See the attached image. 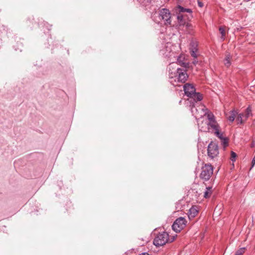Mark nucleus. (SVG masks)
Returning a JSON list of instances; mask_svg holds the SVG:
<instances>
[{"mask_svg":"<svg viewBox=\"0 0 255 255\" xmlns=\"http://www.w3.org/2000/svg\"><path fill=\"white\" fill-rule=\"evenodd\" d=\"M169 82L174 86L179 85L178 83H184L188 78L186 70L178 67V63L172 62L170 63L168 67Z\"/></svg>","mask_w":255,"mask_h":255,"instance_id":"1","label":"nucleus"},{"mask_svg":"<svg viewBox=\"0 0 255 255\" xmlns=\"http://www.w3.org/2000/svg\"><path fill=\"white\" fill-rule=\"evenodd\" d=\"M175 10L178 13L177 18L179 28L187 31L192 29V26L188 22V20L192 17V10L178 5L176 7Z\"/></svg>","mask_w":255,"mask_h":255,"instance_id":"2","label":"nucleus"},{"mask_svg":"<svg viewBox=\"0 0 255 255\" xmlns=\"http://www.w3.org/2000/svg\"><path fill=\"white\" fill-rule=\"evenodd\" d=\"M199 102L196 100L190 103L191 112L196 119H199L207 114V109L204 105L199 104Z\"/></svg>","mask_w":255,"mask_h":255,"instance_id":"3","label":"nucleus"},{"mask_svg":"<svg viewBox=\"0 0 255 255\" xmlns=\"http://www.w3.org/2000/svg\"><path fill=\"white\" fill-rule=\"evenodd\" d=\"M183 88L185 95L190 98L188 99L190 103L196 100L198 101H201L202 100V95L195 92V88L192 84L186 83L184 85Z\"/></svg>","mask_w":255,"mask_h":255,"instance_id":"4","label":"nucleus"},{"mask_svg":"<svg viewBox=\"0 0 255 255\" xmlns=\"http://www.w3.org/2000/svg\"><path fill=\"white\" fill-rule=\"evenodd\" d=\"M168 234L165 232L158 234L153 240V244L155 246H162L165 245L168 241Z\"/></svg>","mask_w":255,"mask_h":255,"instance_id":"5","label":"nucleus"},{"mask_svg":"<svg viewBox=\"0 0 255 255\" xmlns=\"http://www.w3.org/2000/svg\"><path fill=\"white\" fill-rule=\"evenodd\" d=\"M213 169L211 165L205 164L202 167L200 178L205 181L208 180L213 174Z\"/></svg>","mask_w":255,"mask_h":255,"instance_id":"6","label":"nucleus"},{"mask_svg":"<svg viewBox=\"0 0 255 255\" xmlns=\"http://www.w3.org/2000/svg\"><path fill=\"white\" fill-rule=\"evenodd\" d=\"M159 18L162 19L166 25L171 24V13L166 8H162L159 11Z\"/></svg>","mask_w":255,"mask_h":255,"instance_id":"7","label":"nucleus"},{"mask_svg":"<svg viewBox=\"0 0 255 255\" xmlns=\"http://www.w3.org/2000/svg\"><path fill=\"white\" fill-rule=\"evenodd\" d=\"M198 125L199 130L202 131H206L207 130H209L210 129H212L213 130L215 131L216 130H217V129L219 128V126L215 120L205 122V126H207L205 127H201L199 124H198Z\"/></svg>","mask_w":255,"mask_h":255,"instance_id":"8","label":"nucleus"},{"mask_svg":"<svg viewBox=\"0 0 255 255\" xmlns=\"http://www.w3.org/2000/svg\"><path fill=\"white\" fill-rule=\"evenodd\" d=\"M186 224L185 219L183 217H179L173 224L172 229L176 233L179 232L185 227Z\"/></svg>","mask_w":255,"mask_h":255,"instance_id":"9","label":"nucleus"},{"mask_svg":"<svg viewBox=\"0 0 255 255\" xmlns=\"http://www.w3.org/2000/svg\"><path fill=\"white\" fill-rule=\"evenodd\" d=\"M219 153L218 147L217 144L211 142L208 147V154L210 157L213 158Z\"/></svg>","mask_w":255,"mask_h":255,"instance_id":"10","label":"nucleus"},{"mask_svg":"<svg viewBox=\"0 0 255 255\" xmlns=\"http://www.w3.org/2000/svg\"><path fill=\"white\" fill-rule=\"evenodd\" d=\"M198 213V208L196 206L191 207L188 212V216L190 220L193 219Z\"/></svg>","mask_w":255,"mask_h":255,"instance_id":"11","label":"nucleus"},{"mask_svg":"<svg viewBox=\"0 0 255 255\" xmlns=\"http://www.w3.org/2000/svg\"><path fill=\"white\" fill-rule=\"evenodd\" d=\"M237 114L238 113L237 111L235 110L232 111L230 112L228 114L226 115L227 118L230 122H233L234 121Z\"/></svg>","mask_w":255,"mask_h":255,"instance_id":"12","label":"nucleus"},{"mask_svg":"<svg viewBox=\"0 0 255 255\" xmlns=\"http://www.w3.org/2000/svg\"><path fill=\"white\" fill-rule=\"evenodd\" d=\"M231 55L230 54H226L224 62L225 65L227 67H229L231 65Z\"/></svg>","mask_w":255,"mask_h":255,"instance_id":"13","label":"nucleus"},{"mask_svg":"<svg viewBox=\"0 0 255 255\" xmlns=\"http://www.w3.org/2000/svg\"><path fill=\"white\" fill-rule=\"evenodd\" d=\"M246 120L245 119V114L243 113L239 114L237 118V121L240 124H242Z\"/></svg>","mask_w":255,"mask_h":255,"instance_id":"14","label":"nucleus"},{"mask_svg":"<svg viewBox=\"0 0 255 255\" xmlns=\"http://www.w3.org/2000/svg\"><path fill=\"white\" fill-rule=\"evenodd\" d=\"M182 58V56H180L177 59V62L176 63H178V65H180L181 66H183L184 68H186L188 66V63L183 62L181 58Z\"/></svg>","mask_w":255,"mask_h":255,"instance_id":"15","label":"nucleus"},{"mask_svg":"<svg viewBox=\"0 0 255 255\" xmlns=\"http://www.w3.org/2000/svg\"><path fill=\"white\" fill-rule=\"evenodd\" d=\"M211 187H208L206 188V190L205 191L204 194V197L205 198H208L210 195L211 194L212 191H211Z\"/></svg>","mask_w":255,"mask_h":255,"instance_id":"16","label":"nucleus"},{"mask_svg":"<svg viewBox=\"0 0 255 255\" xmlns=\"http://www.w3.org/2000/svg\"><path fill=\"white\" fill-rule=\"evenodd\" d=\"M214 134L216 135V136H217L219 138H220V140L222 139L223 138H225V137H224L223 136V132H220L219 128H218V129H217V130H216L215 131H214Z\"/></svg>","mask_w":255,"mask_h":255,"instance_id":"17","label":"nucleus"},{"mask_svg":"<svg viewBox=\"0 0 255 255\" xmlns=\"http://www.w3.org/2000/svg\"><path fill=\"white\" fill-rule=\"evenodd\" d=\"M197 45H198V44H197V43L196 41H192L190 43V50H198L197 48Z\"/></svg>","mask_w":255,"mask_h":255,"instance_id":"18","label":"nucleus"},{"mask_svg":"<svg viewBox=\"0 0 255 255\" xmlns=\"http://www.w3.org/2000/svg\"><path fill=\"white\" fill-rule=\"evenodd\" d=\"M252 115V110L251 107L249 106L246 109L245 113V119H247L250 116Z\"/></svg>","mask_w":255,"mask_h":255,"instance_id":"19","label":"nucleus"},{"mask_svg":"<svg viewBox=\"0 0 255 255\" xmlns=\"http://www.w3.org/2000/svg\"><path fill=\"white\" fill-rule=\"evenodd\" d=\"M221 142L224 148L226 147L228 145V139L227 137L221 139Z\"/></svg>","mask_w":255,"mask_h":255,"instance_id":"20","label":"nucleus"},{"mask_svg":"<svg viewBox=\"0 0 255 255\" xmlns=\"http://www.w3.org/2000/svg\"><path fill=\"white\" fill-rule=\"evenodd\" d=\"M197 52H198V50H190V53L191 55L195 58H196L198 56V54L197 53Z\"/></svg>","mask_w":255,"mask_h":255,"instance_id":"21","label":"nucleus"},{"mask_svg":"<svg viewBox=\"0 0 255 255\" xmlns=\"http://www.w3.org/2000/svg\"><path fill=\"white\" fill-rule=\"evenodd\" d=\"M246 250L245 248H242L238 250L235 254V255H243Z\"/></svg>","mask_w":255,"mask_h":255,"instance_id":"22","label":"nucleus"},{"mask_svg":"<svg viewBox=\"0 0 255 255\" xmlns=\"http://www.w3.org/2000/svg\"><path fill=\"white\" fill-rule=\"evenodd\" d=\"M206 115L207 116V118L208 119V121H213V120H215V117L212 113H207Z\"/></svg>","mask_w":255,"mask_h":255,"instance_id":"23","label":"nucleus"},{"mask_svg":"<svg viewBox=\"0 0 255 255\" xmlns=\"http://www.w3.org/2000/svg\"><path fill=\"white\" fill-rule=\"evenodd\" d=\"M219 31H220V33L222 35L221 38L223 40H224V37L225 36V31L224 28L223 27H220L219 28Z\"/></svg>","mask_w":255,"mask_h":255,"instance_id":"24","label":"nucleus"},{"mask_svg":"<svg viewBox=\"0 0 255 255\" xmlns=\"http://www.w3.org/2000/svg\"><path fill=\"white\" fill-rule=\"evenodd\" d=\"M236 156H237L236 153L233 151H232L231 157V159L232 161H235Z\"/></svg>","mask_w":255,"mask_h":255,"instance_id":"25","label":"nucleus"},{"mask_svg":"<svg viewBox=\"0 0 255 255\" xmlns=\"http://www.w3.org/2000/svg\"><path fill=\"white\" fill-rule=\"evenodd\" d=\"M198 6L200 7H202L203 6V3L200 1H198Z\"/></svg>","mask_w":255,"mask_h":255,"instance_id":"26","label":"nucleus"},{"mask_svg":"<svg viewBox=\"0 0 255 255\" xmlns=\"http://www.w3.org/2000/svg\"><path fill=\"white\" fill-rule=\"evenodd\" d=\"M139 255H149V254L147 253H143L141 254H139Z\"/></svg>","mask_w":255,"mask_h":255,"instance_id":"27","label":"nucleus"},{"mask_svg":"<svg viewBox=\"0 0 255 255\" xmlns=\"http://www.w3.org/2000/svg\"><path fill=\"white\" fill-rule=\"evenodd\" d=\"M197 61L196 60H194L193 61V63L194 64H196L197 63Z\"/></svg>","mask_w":255,"mask_h":255,"instance_id":"28","label":"nucleus"},{"mask_svg":"<svg viewBox=\"0 0 255 255\" xmlns=\"http://www.w3.org/2000/svg\"><path fill=\"white\" fill-rule=\"evenodd\" d=\"M198 123H199V121H198ZM201 127H202L201 125L203 124H204V122H202V123L201 124H200L199 123Z\"/></svg>","mask_w":255,"mask_h":255,"instance_id":"29","label":"nucleus"},{"mask_svg":"<svg viewBox=\"0 0 255 255\" xmlns=\"http://www.w3.org/2000/svg\"><path fill=\"white\" fill-rule=\"evenodd\" d=\"M251 146H252V147H253V146H254V143H252V145H251Z\"/></svg>","mask_w":255,"mask_h":255,"instance_id":"30","label":"nucleus"}]
</instances>
